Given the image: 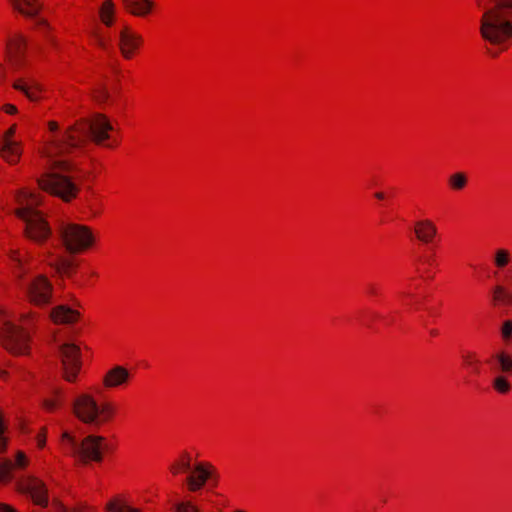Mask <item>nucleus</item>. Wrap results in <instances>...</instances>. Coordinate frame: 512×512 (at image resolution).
<instances>
[{
    "mask_svg": "<svg viewBox=\"0 0 512 512\" xmlns=\"http://www.w3.org/2000/svg\"><path fill=\"white\" fill-rule=\"evenodd\" d=\"M368 292L371 294V295H376L377 294V289L373 286V285H370L368 287Z\"/></svg>",
    "mask_w": 512,
    "mask_h": 512,
    "instance_id": "79ce46f5",
    "label": "nucleus"
},
{
    "mask_svg": "<svg viewBox=\"0 0 512 512\" xmlns=\"http://www.w3.org/2000/svg\"><path fill=\"white\" fill-rule=\"evenodd\" d=\"M478 5H479L480 7H484V8H485V5L482 3V1H481V0H478Z\"/></svg>",
    "mask_w": 512,
    "mask_h": 512,
    "instance_id": "a18cd8bd",
    "label": "nucleus"
},
{
    "mask_svg": "<svg viewBox=\"0 0 512 512\" xmlns=\"http://www.w3.org/2000/svg\"><path fill=\"white\" fill-rule=\"evenodd\" d=\"M31 314L22 315V325L14 324L6 311L0 307V337L3 346L14 354H24L29 347L30 335L28 332L29 319Z\"/></svg>",
    "mask_w": 512,
    "mask_h": 512,
    "instance_id": "6e6552de",
    "label": "nucleus"
},
{
    "mask_svg": "<svg viewBox=\"0 0 512 512\" xmlns=\"http://www.w3.org/2000/svg\"><path fill=\"white\" fill-rule=\"evenodd\" d=\"M12 259L15 262L14 273L19 279V285L23 289L31 303L37 306H43L50 303L52 296V285L43 275L31 276L25 278L28 271L23 259L13 252Z\"/></svg>",
    "mask_w": 512,
    "mask_h": 512,
    "instance_id": "423d86ee",
    "label": "nucleus"
},
{
    "mask_svg": "<svg viewBox=\"0 0 512 512\" xmlns=\"http://www.w3.org/2000/svg\"><path fill=\"white\" fill-rule=\"evenodd\" d=\"M80 317V313L68 306L60 305L50 311V318L57 324H72Z\"/></svg>",
    "mask_w": 512,
    "mask_h": 512,
    "instance_id": "a211bd4d",
    "label": "nucleus"
},
{
    "mask_svg": "<svg viewBox=\"0 0 512 512\" xmlns=\"http://www.w3.org/2000/svg\"><path fill=\"white\" fill-rule=\"evenodd\" d=\"M20 207L17 209V216L25 222L26 235L37 242L47 239L51 230L42 214L36 210L40 204L38 196L28 190H23L17 196Z\"/></svg>",
    "mask_w": 512,
    "mask_h": 512,
    "instance_id": "20e7f679",
    "label": "nucleus"
},
{
    "mask_svg": "<svg viewBox=\"0 0 512 512\" xmlns=\"http://www.w3.org/2000/svg\"><path fill=\"white\" fill-rule=\"evenodd\" d=\"M510 261V254L506 249H498L495 252L494 263L498 268H504Z\"/></svg>",
    "mask_w": 512,
    "mask_h": 512,
    "instance_id": "cd10ccee",
    "label": "nucleus"
},
{
    "mask_svg": "<svg viewBox=\"0 0 512 512\" xmlns=\"http://www.w3.org/2000/svg\"><path fill=\"white\" fill-rule=\"evenodd\" d=\"M6 77L5 67L2 63H0V82L4 80Z\"/></svg>",
    "mask_w": 512,
    "mask_h": 512,
    "instance_id": "a19ab883",
    "label": "nucleus"
},
{
    "mask_svg": "<svg viewBox=\"0 0 512 512\" xmlns=\"http://www.w3.org/2000/svg\"><path fill=\"white\" fill-rule=\"evenodd\" d=\"M430 334H431L432 336H436V335L438 334V332H437V330L432 329V330H430Z\"/></svg>",
    "mask_w": 512,
    "mask_h": 512,
    "instance_id": "c03bdc74",
    "label": "nucleus"
},
{
    "mask_svg": "<svg viewBox=\"0 0 512 512\" xmlns=\"http://www.w3.org/2000/svg\"><path fill=\"white\" fill-rule=\"evenodd\" d=\"M95 37H96V42H97L98 46H100L103 49H106L107 41L98 34H96Z\"/></svg>",
    "mask_w": 512,
    "mask_h": 512,
    "instance_id": "f704fd0d",
    "label": "nucleus"
},
{
    "mask_svg": "<svg viewBox=\"0 0 512 512\" xmlns=\"http://www.w3.org/2000/svg\"><path fill=\"white\" fill-rule=\"evenodd\" d=\"M125 8L135 16H145L153 8V0H122Z\"/></svg>",
    "mask_w": 512,
    "mask_h": 512,
    "instance_id": "412c9836",
    "label": "nucleus"
},
{
    "mask_svg": "<svg viewBox=\"0 0 512 512\" xmlns=\"http://www.w3.org/2000/svg\"><path fill=\"white\" fill-rule=\"evenodd\" d=\"M37 444L40 448L44 447L45 443H46V436H45V433H40L38 436H37Z\"/></svg>",
    "mask_w": 512,
    "mask_h": 512,
    "instance_id": "e433bc0d",
    "label": "nucleus"
},
{
    "mask_svg": "<svg viewBox=\"0 0 512 512\" xmlns=\"http://www.w3.org/2000/svg\"><path fill=\"white\" fill-rule=\"evenodd\" d=\"M28 465L27 456L18 451L15 460H0V485L14 482L15 489L23 494H27L36 505L46 507L48 505V490L45 483L33 476L25 475L17 477L16 470L24 469Z\"/></svg>",
    "mask_w": 512,
    "mask_h": 512,
    "instance_id": "f03ea898",
    "label": "nucleus"
},
{
    "mask_svg": "<svg viewBox=\"0 0 512 512\" xmlns=\"http://www.w3.org/2000/svg\"><path fill=\"white\" fill-rule=\"evenodd\" d=\"M63 377L72 382L81 368L80 348L73 343H64L59 347Z\"/></svg>",
    "mask_w": 512,
    "mask_h": 512,
    "instance_id": "f8f14e48",
    "label": "nucleus"
},
{
    "mask_svg": "<svg viewBox=\"0 0 512 512\" xmlns=\"http://www.w3.org/2000/svg\"><path fill=\"white\" fill-rule=\"evenodd\" d=\"M172 512H201L199 507L191 501L175 502L171 508Z\"/></svg>",
    "mask_w": 512,
    "mask_h": 512,
    "instance_id": "a878e982",
    "label": "nucleus"
},
{
    "mask_svg": "<svg viewBox=\"0 0 512 512\" xmlns=\"http://www.w3.org/2000/svg\"><path fill=\"white\" fill-rule=\"evenodd\" d=\"M236 512H243V511H241V510H238V511H236Z\"/></svg>",
    "mask_w": 512,
    "mask_h": 512,
    "instance_id": "49530a36",
    "label": "nucleus"
},
{
    "mask_svg": "<svg viewBox=\"0 0 512 512\" xmlns=\"http://www.w3.org/2000/svg\"><path fill=\"white\" fill-rule=\"evenodd\" d=\"M72 409L79 420L96 427L109 421L115 413L111 403L99 404L94 396L89 393L78 395L72 402Z\"/></svg>",
    "mask_w": 512,
    "mask_h": 512,
    "instance_id": "0eeeda50",
    "label": "nucleus"
},
{
    "mask_svg": "<svg viewBox=\"0 0 512 512\" xmlns=\"http://www.w3.org/2000/svg\"><path fill=\"white\" fill-rule=\"evenodd\" d=\"M374 196H375V198H377L378 200H383V199H384V197H385V195H384V193H383V192H376V193L374 194Z\"/></svg>",
    "mask_w": 512,
    "mask_h": 512,
    "instance_id": "37998d69",
    "label": "nucleus"
},
{
    "mask_svg": "<svg viewBox=\"0 0 512 512\" xmlns=\"http://www.w3.org/2000/svg\"><path fill=\"white\" fill-rule=\"evenodd\" d=\"M487 363L496 374H511L512 373V356L504 351H500L492 355Z\"/></svg>",
    "mask_w": 512,
    "mask_h": 512,
    "instance_id": "dca6fc26",
    "label": "nucleus"
},
{
    "mask_svg": "<svg viewBox=\"0 0 512 512\" xmlns=\"http://www.w3.org/2000/svg\"><path fill=\"white\" fill-rule=\"evenodd\" d=\"M12 134L13 129L9 131V135L5 137L2 145L0 146L1 157L10 164L16 163L21 155V150L18 143L11 138Z\"/></svg>",
    "mask_w": 512,
    "mask_h": 512,
    "instance_id": "f3484780",
    "label": "nucleus"
},
{
    "mask_svg": "<svg viewBox=\"0 0 512 512\" xmlns=\"http://www.w3.org/2000/svg\"><path fill=\"white\" fill-rule=\"evenodd\" d=\"M129 379V371L123 366L116 365L109 369L104 375L103 385L108 389L116 388L128 383Z\"/></svg>",
    "mask_w": 512,
    "mask_h": 512,
    "instance_id": "2eb2a0df",
    "label": "nucleus"
},
{
    "mask_svg": "<svg viewBox=\"0 0 512 512\" xmlns=\"http://www.w3.org/2000/svg\"><path fill=\"white\" fill-rule=\"evenodd\" d=\"M44 406L47 410L52 411L53 409L56 408L57 403L54 400H45Z\"/></svg>",
    "mask_w": 512,
    "mask_h": 512,
    "instance_id": "c9c22d12",
    "label": "nucleus"
},
{
    "mask_svg": "<svg viewBox=\"0 0 512 512\" xmlns=\"http://www.w3.org/2000/svg\"><path fill=\"white\" fill-rule=\"evenodd\" d=\"M114 4L112 0H105L100 8V17L106 26H111L113 23Z\"/></svg>",
    "mask_w": 512,
    "mask_h": 512,
    "instance_id": "4be33fe9",
    "label": "nucleus"
},
{
    "mask_svg": "<svg viewBox=\"0 0 512 512\" xmlns=\"http://www.w3.org/2000/svg\"><path fill=\"white\" fill-rule=\"evenodd\" d=\"M13 87L21 92H23L28 99L31 101H36L38 99V96L36 94V91L33 90L32 86H29L27 84L22 83L21 81H16L13 84Z\"/></svg>",
    "mask_w": 512,
    "mask_h": 512,
    "instance_id": "c85d7f7f",
    "label": "nucleus"
},
{
    "mask_svg": "<svg viewBox=\"0 0 512 512\" xmlns=\"http://www.w3.org/2000/svg\"><path fill=\"white\" fill-rule=\"evenodd\" d=\"M480 20V34L492 45H502L512 37V0H492Z\"/></svg>",
    "mask_w": 512,
    "mask_h": 512,
    "instance_id": "7ed1b4c3",
    "label": "nucleus"
},
{
    "mask_svg": "<svg viewBox=\"0 0 512 512\" xmlns=\"http://www.w3.org/2000/svg\"><path fill=\"white\" fill-rule=\"evenodd\" d=\"M61 446L65 453L83 463L101 462L103 453L108 448L105 438L102 436L87 435L83 439H78L67 431L62 434Z\"/></svg>",
    "mask_w": 512,
    "mask_h": 512,
    "instance_id": "39448f33",
    "label": "nucleus"
},
{
    "mask_svg": "<svg viewBox=\"0 0 512 512\" xmlns=\"http://www.w3.org/2000/svg\"><path fill=\"white\" fill-rule=\"evenodd\" d=\"M502 336L505 340H509L512 337V322L511 321H505L503 323L502 329Z\"/></svg>",
    "mask_w": 512,
    "mask_h": 512,
    "instance_id": "473e14b6",
    "label": "nucleus"
},
{
    "mask_svg": "<svg viewBox=\"0 0 512 512\" xmlns=\"http://www.w3.org/2000/svg\"><path fill=\"white\" fill-rule=\"evenodd\" d=\"M113 130V126L103 114H95L92 119H82L75 125L70 126L61 138L51 139L44 151L45 157L52 169L66 171L70 167L67 160L58 159L84 145L88 139L96 144H101L109 139L108 132Z\"/></svg>",
    "mask_w": 512,
    "mask_h": 512,
    "instance_id": "f257e3e1",
    "label": "nucleus"
},
{
    "mask_svg": "<svg viewBox=\"0 0 512 512\" xmlns=\"http://www.w3.org/2000/svg\"><path fill=\"white\" fill-rule=\"evenodd\" d=\"M56 267L59 272L68 274L70 272V270L72 269L73 264L70 260H68L66 258H59L57 260Z\"/></svg>",
    "mask_w": 512,
    "mask_h": 512,
    "instance_id": "7c9ffc66",
    "label": "nucleus"
},
{
    "mask_svg": "<svg viewBox=\"0 0 512 512\" xmlns=\"http://www.w3.org/2000/svg\"><path fill=\"white\" fill-rule=\"evenodd\" d=\"M24 53L25 40L22 37H19L7 51V59L13 69L17 70L21 67L23 64Z\"/></svg>",
    "mask_w": 512,
    "mask_h": 512,
    "instance_id": "6ab92c4d",
    "label": "nucleus"
},
{
    "mask_svg": "<svg viewBox=\"0 0 512 512\" xmlns=\"http://www.w3.org/2000/svg\"><path fill=\"white\" fill-rule=\"evenodd\" d=\"M142 43L140 35L132 32L128 27H124L119 33V48L124 58L130 59L133 51Z\"/></svg>",
    "mask_w": 512,
    "mask_h": 512,
    "instance_id": "4468645a",
    "label": "nucleus"
},
{
    "mask_svg": "<svg viewBox=\"0 0 512 512\" xmlns=\"http://www.w3.org/2000/svg\"><path fill=\"white\" fill-rule=\"evenodd\" d=\"M48 127H49L50 131H52V132H56L58 130V124L55 121H50L48 123Z\"/></svg>",
    "mask_w": 512,
    "mask_h": 512,
    "instance_id": "ea45409f",
    "label": "nucleus"
},
{
    "mask_svg": "<svg viewBox=\"0 0 512 512\" xmlns=\"http://www.w3.org/2000/svg\"><path fill=\"white\" fill-rule=\"evenodd\" d=\"M436 233L437 228L430 220H420L415 224V234L421 242H431Z\"/></svg>",
    "mask_w": 512,
    "mask_h": 512,
    "instance_id": "aec40b11",
    "label": "nucleus"
},
{
    "mask_svg": "<svg viewBox=\"0 0 512 512\" xmlns=\"http://www.w3.org/2000/svg\"><path fill=\"white\" fill-rule=\"evenodd\" d=\"M0 512H17L12 506L0 503Z\"/></svg>",
    "mask_w": 512,
    "mask_h": 512,
    "instance_id": "4c0bfd02",
    "label": "nucleus"
},
{
    "mask_svg": "<svg viewBox=\"0 0 512 512\" xmlns=\"http://www.w3.org/2000/svg\"><path fill=\"white\" fill-rule=\"evenodd\" d=\"M39 186L46 192L70 201L78 192V188L67 176L51 171L38 180Z\"/></svg>",
    "mask_w": 512,
    "mask_h": 512,
    "instance_id": "9b49d317",
    "label": "nucleus"
},
{
    "mask_svg": "<svg viewBox=\"0 0 512 512\" xmlns=\"http://www.w3.org/2000/svg\"><path fill=\"white\" fill-rule=\"evenodd\" d=\"M59 234L66 250L70 253L85 250L94 242L91 230L80 224L62 223L59 226Z\"/></svg>",
    "mask_w": 512,
    "mask_h": 512,
    "instance_id": "9d476101",
    "label": "nucleus"
},
{
    "mask_svg": "<svg viewBox=\"0 0 512 512\" xmlns=\"http://www.w3.org/2000/svg\"><path fill=\"white\" fill-rule=\"evenodd\" d=\"M108 98H109V92L107 91V89L105 87L101 86L95 91V99L98 102H105Z\"/></svg>",
    "mask_w": 512,
    "mask_h": 512,
    "instance_id": "2f4dec72",
    "label": "nucleus"
},
{
    "mask_svg": "<svg viewBox=\"0 0 512 512\" xmlns=\"http://www.w3.org/2000/svg\"><path fill=\"white\" fill-rule=\"evenodd\" d=\"M464 362L470 366L474 373L478 374L480 372L479 369V360L476 357L475 353H467L463 355Z\"/></svg>",
    "mask_w": 512,
    "mask_h": 512,
    "instance_id": "c756f323",
    "label": "nucleus"
},
{
    "mask_svg": "<svg viewBox=\"0 0 512 512\" xmlns=\"http://www.w3.org/2000/svg\"><path fill=\"white\" fill-rule=\"evenodd\" d=\"M170 471L173 475L189 472L185 483L190 492L200 490L214 475V468L210 463L197 462L193 464L191 455L186 451L182 452L180 457L170 465Z\"/></svg>",
    "mask_w": 512,
    "mask_h": 512,
    "instance_id": "1a4fd4ad",
    "label": "nucleus"
},
{
    "mask_svg": "<svg viewBox=\"0 0 512 512\" xmlns=\"http://www.w3.org/2000/svg\"><path fill=\"white\" fill-rule=\"evenodd\" d=\"M3 108L8 114H14L17 111V108L12 104H6Z\"/></svg>",
    "mask_w": 512,
    "mask_h": 512,
    "instance_id": "58836bf2",
    "label": "nucleus"
},
{
    "mask_svg": "<svg viewBox=\"0 0 512 512\" xmlns=\"http://www.w3.org/2000/svg\"><path fill=\"white\" fill-rule=\"evenodd\" d=\"M106 509L109 512H140L138 509L127 506L125 503L116 500L110 501Z\"/></svg>",
    "mask_w": 512,
    "mask_h": 512,
    "instance_id": "bb28decb",
    "label": "nucleus"
},
{
    "mask_svg": "<svg viewBox=\"0 0 512 512\" xmlns=\"http://www.w3.org/2000/svg\"><path fill=\"white\" fill-rule=\"evenodd\" d=\"M15 10L20 12L29 18H34L36 25L42 30L44 35L47 37L49 42L52 45H56V40L49 36V32L51 31V26L44 19L37 17L41 9L43 8V4L39 0H9Z\"/></svg>",
    "mask_w": 512,
    "mask_h": 512,
    "instance_id": "ddd939ff",
    "label": "nucleus"
},
{
    "mask_svg": "<svg viewBox=\"0 0 512 512\" xmlns=\"http://www.w3.org/2000/svg\"><path fill=\"white\" fill-rule=\"evenodd\" d=\"M55 509H56V512H83L81 509H78V508L70 511L65 506H63L61 503H58V502L55 503Z\"/></svg>",
    "mask_w": 512,
    "mask_h": 512,
    "instance_id": "72a5a7b5",
    "label": "nucleus"
},
{
    "mask_svg": "<svg viewBox=\"0 0 512 512\" xmlns=\"http://www.w3.org/2000/svg\"><path fill=\"white\" fill-rule=\"evenodd\" d=\"M492 386L500 394H506L511 389V384L503 374H496L492 381Z\"/></svg>",
    "mask_w": 512,
    "mask_h": 512,
    "instance_id": "b1692460",
    "label": "nucleus"
},
{
    "mask_svg": "<svg viewBox=\"0 0 512 512\" xmlns=\"http://www.w3.org/2000/svg\"><path fill=\"white\" fill-rule=\"evenodd\" d=\"M449 186L453 190H462L466 187L468 178L467 175L463 172H456L452 175H450L449 179Z\"/></svg>",
    "mask_w": 512,
    "mask_h": 512,
    "instance_id": "5701e85b",
    "label": "nucleus"
},
{
    "mask_svg": "<svg viewBox=\"0 0 512 512\" xmlns=\"http://www.w3.org/2000/svg\"><path fill=\"white\" fill-rule=\"evenodd\" d=\"M493 299L495 302L509 305L512 303V294L508 293L502 286H497L494 289Z\"/></svg>",
    "mask_w": 512,
    "mask_h": 512,
    "instance_id": "393cba45",
    "label": "nucleus"
}]
</instances>
